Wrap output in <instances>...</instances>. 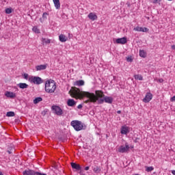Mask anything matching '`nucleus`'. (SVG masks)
Returning <instances> with one entry per match:
<instances>
[{"label":"nucleus","mask_w":175,"mask_h":175,"mask_svg":"<svg viewBox=\"0 0 175 175\" xmlns=\"http://www.w3.org/2000/svg\"><path fill=\"white\" fill-rule=\"evenodd\" d=\"M5 96H7V98H11V99H13L14 98H16V94L12 92H6Z\"/></svg>","instance_id":"16"},{"label":"nucleus","mask_w":175,"mask_h":175,"mask_svg":"<svg viewBox=\"0 0 175 175\" xmlns=\"http://www.w3.org/2000/svg\"><path fill=\"white\" fill-rule=\"evenodd\" d=\"M13 12V10L12 8H7L5 9V13L6 14H10Z\"/></svg>","instance_id":"32"},{"label":"nucleus","mask_w":175,"mask_h":175,"mask_svg":"<svg viewBox=\"0 0 175 175\" xmlns=\"http://www.w3.org/2000/svg\"><path fill=\"white\" fill-rule=\"evenodd\" d=\"M68 106H70V107H73V106H76V101L73 99H68L67 101Z\"/></svg>","instance_id":"17"},{"label":"nucleus","mask_w":175,"mask_h":175,"mask_svg":"<svg viewBox=\"0 0 175 175\" xmlns=\"http://www.w3.org/2000/svg\"><path fill=\"white\" fill-rule=\"evenodd\" d=\"M126 61H127V62H133V59H132L131 57H129L126 58Z\"/></svg>","instance_id":"34"},{"label":"nucleus","mask_w":175,"mask_h":175,"mask_svg":"<svg viewBox=\"0 0 175 175\" xmlns=\"http://www.w3.org/2000/svg\"><path fill=\"white\" fill-rule=\"evenodd\" d=\"M23 175H47L46 174L36 172L33 170H25L23 172Z\"/></svg>","instance_id":"6"},{"label":"nucleus","mask_w":175,"mask_h":175,"mask_svg":"<svg viewBox=\"0 0 175 175\" xmlns=\"http://www.w3.org/2000/svg\"><path fill=\"white\" fill-rule=\"evenodd\" d=\"M77 109H83V105L80 104L77 106Z\"/></svg>","instance_id":"39"},{"label":"nucleus","mask_w":175,"mask_h":175,"mask_svg":"<svg viewBox=\"0 0 175 175\" xmlns=\"http://www.w3.org/2000/svg\"><path fill=\"white\" fill-rule=\"evenodd\" d=\"M32 31L35 32V33H40V30L36 26L32 28Z\"/></svg>","instance_id":"28"},{"label":"nucleus","mask_w":175,"mask_h":175,"mask_svg":"<svg viewBox=\"0 0 175 175\" xmlns=\"http://www.w3.org/2000/svg\"><path fill=\"white\" fill-rule=\"evenodd\" d=\"M105 102V103H109L110 105H111V103H113V97L104 96L103 98H100V100H98V105H103Z\"/></svg>","instance_id":"7"},{"label":"nucleus","mask_w":175,"mask_h":175,"mask_svg":"<svg viewBox=\"0 0 175 175\" xmlns=\"http://www.w3.org/2000/svg\"><path fill=\"white\" fill-rule=\"evenodd\" d=\"M44 42H45V43H47V44H49V43H51V40H50V39H44Z\"/></svg>","instance_id":"37"},{"label":"nucleus","mask_w":175,"mask_h":175,"mask_svg":"<svg viewBox=\"0 0 175 175\" xmlns=\"http://www.w3.org/2000/svg\"><path fill=\"white\" fill-rule=\"evenodd\" d=\"M0 175H3V174H2V172H0Z\"/></svg>","instance_id":"45"},{"label":"nucleus","mask_w":175,"mask_h":175,"mask_svg":"<svg viewBox=\"0 0 175 175\" xmlns=\"http://www.w3.org/2000/svg\"><path fill=\"white\" fill-rule=\"evenodd\" d=\"M88 95V98L89 100H86L85 103H88V102H91L92 103H96L99 105V100L100 99H103L105 98V94L102 92V91L96 90L95 94L94 93H85Z\"/></svg>","instance_id":"1"},{"label":"nucleus","mask_w":175,"mask_h":175,"mask_svg":"<svg viewBox=\"0 0 175 175\" xmlns=\"http://www.w3.org/2000/svg\"><path fill=\"white\" fill-rule=\"evenodd\" d=\"M18 87L21 88V90H25V88H28L29 85L25 83H20L18 84Z\"/></svg>","instance_id":"19"},{"label":"nucleus","mask_w":175,"mask_h":175,"mask_svg":"<svg viewBox=\"0 0 175 175\" xmlns=\"http://www.w3.org/2000/svg\"><path fill=\"white\" fill-rule=\"evenodd\" d=\"M48 64H41L36 66V70H46L47 69Z\"/></svg>","instance_id":"11"},{"label":"nucleus","mask_w":175,"mask_h":175,"mask_svg":"<svg viewBox=\"0 0 175 175\" xmlns=\"http://www.w3.org/2000/svg\"><path fill=\"white\" fill-rule=\"evenodd\" d=\"M139 56L142 58H146V57H147V53H146L144 50H139Z\"/></svg>","instance_id":"24"},{"label":"nucleus","mask_w":175,"mask_h":175,"mask_svg":"<svg viewBox=\"0 0 175 175\" xmlns=\"http://www.w3.org/2000/svg\"><path fill=\"white\" fill-rule=\"evenodd\" d=\"M151 99H152V94L148 92L143 99V102H144V103H148Z\"/></svg>","instance_id":"9"},{"label":"nucleus","mask_w":175,"mask_h":175,"mask_svg":"<svg viewBox=\"0 0 175 175\" xmlns=\"http://www.w3.org/2000/svg\"><path fill=\"white\" fill-rule=\"evenodd\" d=\"M134 79L135 80L142 81V80H143V77L141 75H134Z\"/></svg>","instance_id":"29"},{"label":"nucleus","mask_w":175,"mask_h":175,"mask_svg":"<svg viewBox=\"0 0 175 175\" xmlns=\"http://www.w3.org/2000/svg\"><path fill=\"white\" fill-rule=\"evenodd\" d=\"M74 85H78L79 87L81 85H84V81L83 80H79L75 82Z\"/></svg>","instance_id":"22"},{"label":"nucleus","mask_w":175,"mask_h":175,"mask_svg":"<svg viewBox=\"0 0 175 175\" xmlns=\"http://www.w3.org/2000/svg\"><path fill=\"white\" fill-rule=\"evenodd\" d=\"M139 140H140V138L135 137V139L133 140V142H134V143H139Z\"/></svg>","instance_id":"35"},{"label":"nucleus","mask_w":175,"mask_h":175,"mask_svg":"<svg viewBox=\"0 0 175 175\" xmlns=\"http://www.w3.org/2000/svg\"><path fill=\"white\" fill-rule=\"evenodd\" d=\"M129 150V145H126L125 146H120V148H118V152H126Z\"/></svg>","instance_id":"10"},{"label":"nucleus","mask_w":175,"mask_h":175,"mask_svg":"<svg viewBox=\"0 0 175 175\" xmlns=\"http://www.w3.org/2000/svg\"><path fill=\"white\" fill-rule=\"evenodd\" d=\"M134 31H137V32H148V28L137 27L134 28Z\"/></svg>","instance_id":"12"},{"label":"nucleus","mask_w":175,"mask_h":175,"mask_svg":"<svg viewBox=\"0 0 175 175\" xmlns=\"http://www.w3.org/2000/svg\"><path fill=\"white\" fill-rule=\"evenodd\" d=\"M154 170V167L150 166V167H146V171L148 172H152Z\"/></svg>","instance_id":"31"},{"label":"nucleus","mask_w":175,"mask_h":175,"mask_svg":"<svg viewBox=\"0 0 175 175\" xmlns=\"http://www.w3.org/2000/svg\"><path fill=\"white\" fill-rule=\"evenodd\" d=\"M42 100H43V98H42V97H36L33 100V103L34 105H38V103H39V102H42Z\"/></svg>","instance_id":"23"},{"label":"nucleus","mask_w":175,"mask_h":175,"mask_svg":"<svg viewBox=\"0 0 175 175\" xmlns=\"http://www.w3.org/2000/svg\"><path fill=\"white\" fill-rule=\"evenodd\" d=\"M162 0H154L153 3H159Z\"/></svg>","instance_id":"36"},{"label":"nucleus","mask_w":175,"mask_h":175,"mask_svg":"<svg viewBox=\"0 0 175 175\" xmlns=\"http://www.w3.org/2000/svg\"><path fill=\"white\" fill-rule=\"evenodd\" d=\"M172 47L173 49H175V46L174 45H173Z\"/></svg>","instance_id":"44"},{"label":"nucleus","mask_w":175,"mask_h":175,"mask_svg":"<svg viewBox=\"0 0 175 175\" xmlns=\"http://www.w3.org/2000/svg\"><path fill=\"white\" fill-rule=\"evenodd\" d=\"M88 18H90V20H92V21H95V20L98 18V16H96V14H95L94 13L90 12L88 14Z\"/></svg>","instance_id":"14"},{"label":"nucleus","mask_w":175,"mask_h":175,"mask_svg":"<svg viewBox=\"0 0 175 175\" xmlns=\"http://www.w3.org/2000/svg\"><path fill=\"white\" fill-rule=\"evenodd\" d=\"M59 40H60L62 43L66 42L68 40V37L65 36L64 34H60L59 36Z\"/></svg>","instance_id":"18"},{"label":"nucleus","mask_w":175,"mask_h":175,"mask_svg":"<svg viewBox=\"0 0 175 175\" xmlns=\"http://www.w3.org/2000/svg\"><path fill=\"white\" fill-rule=\"evenodd\" d=\"M47 16H49V14L47 12H44L42 17L40 18V23H43L44 20H47Z\"/></svg>","instance_id":"21"},{"label":"nucleus","mask_w":175,"mask_h":175,"mask_svg":"<svg viewBox=\"0 0 175 175\" xmlns=\"http://www.w3.org/2000/svg\"><path fill=\"white\" fill-rule=\"evenodd\" d=\"M51 109L56 116H62V114H64V111H62V109L58 105H53Z\"/></svg>","instance_id":"8"},{"label":"nucleus","mask_w":175,"mask_h":175,"mask_svg":"<svg viewBox=\"0 0 175 175\" xmlns=\"http://www.w3.org/2000/svg\"><path fill=\"white\" fill-rule=\"evenodd\" d=\"M70 125L77 132H79V131H83V129L87 128V126L80 120H72L70 122Z\"/></svg>","instance_id":"4"},{"label":"nucleus","mask_w":175,"mask_h":175,"mask_svg":"<svg viewBox=\"0 0 175 175\" xmlns=\"http://www.w3.org/2000/svg\"><path fill=\"white\" fill-rule=\"evenodd\" d=\"M29 83L39 85L40 84H42V83H43V79H42V78H40V77L31 76L29 77Z\"/></svg>","instance_id":"5"},{"label":"nucleus","mask_w":175,"mask_h":175,"mask_svg":"<svg viewBox=\"0 0 175 175\" xmlns=\"http://www.w3.org/2000/svg\"><path fill=\"white\" fill-rule=\"evenodd\" d=\"M172 173L173 175H175V170H172Z\"/></svg>","instance_id":"42"},{"label":"nucleus","mask_w":175,"mask_h":175,"mask_svg":"<svg viewBox=\"0 0 175 175\" xmlns=\"http://www.w3.org/2000/svg\"><path fill=\"white\" fill-rule=\"evenodd\" d=\"M7 117H14L15 113L13 111H8L6 113Z\"/></svg>","instance_id":"30"},{"label":"nucleus","mask_w":175,"mask_h":175,"mask_svg":"<svg viewBox=\"0 0 175 175\" xmlns=\"http://www.w3.org/2000/svg\"><path fill=\"white\" fill-rule=\"evenodd\" d=\"M87 94H88V92H83L81 91L80 89L75 88L71 93V96H72V98L81 99L84 97L88 98V95H87Z\"/></svg>","instance_id":"3"},{"label":"nucleus","mask_w":175,"mask_h":175,"mask_svg":"<svg viewBox=\"0 0 175 175\" xmlns=\"http://www.w3.org/2000/svg\"><path fill=\"white\" fill-rule=\"evenodd\" d=\"M159 83H163V79H160L159 80Z\"/></svg>","instance_id":"41"},{"label":"nucleus","mask_w":175,"mask_h":175,"mask_svg":"<svg viewBox=\"0 0 175 175\" xmlns=\"http://www.w3.org/2000/svg\"><path fill=\"white\" fill-rule=\"evenodd\" d=\"M71 167L75 169V170H81V166L76 163H71Z\"/></svg>","instance_id":"15"},{"label":"nucleus","mask_w":175,"mask_h":175,"mask_svg":"<svg viewBox=\"0 0 175 175\" xmlns=\"http://www.w3.org/2000/svg\"><path fill=\"white\" fill-rule=\"evenodd\" d=\"M126 37H123L122 38H118L116 39V43L118 44H125V43H126Z\"/></svg>","instance_id":"13"},{"label":"nucleus","mask_w":175,"mask_h":175,"mask_svg":"<svg viewBox=\"0 0 175 175\" xmlns=\"http://www.w3.org/2000/svg\"><path fill=\"white\" fill-rule=\"evenodd\" d=\"M85 170H90V167L89 166L85 167Z\"/></svg>","instance_id":"40"},{"label":"nucleus","mask_w":175,"mask_h":175,"mask_svg":"<svg viewBox=\"0 0 175 175\" xmlns=\"http://www.w3.org/2000/svg\"><path fill=\"white\" fill-rule=\"evenodd\" d=\"M53 3L55 5V9H60L61 8V3H59V0H53Z\"/></svg>","instance_id":"20"},{"label":"nucleus","mask_w":175,"mask_h":175,"mask_svg":"<svg viewBox=\"0 0 175 175\" xmlns=\"http://www.w3.org/2000/svg\"><path fill=\"white\" fill-rule=\"evenodd\" d=\"M13 151H14V148L13 146H9L7 148V152H8V154H13Z\"/></svg>","instance_id":"26"},{"label":"nucleus","mask_w":175,"mask_h":175,"mask_svg":"<svg viewBox=\"0 0 175 175\" xmlns=\"http://www.w3.org/2000/svg\"><path fill=\"white\" fill-rule=\"evenodd\" d=\"M57 90V85L54 80L46 81L45 83V92L47 94H54Z\"/></svg>","instance_id":"2"},{"label":"nucleus","mask_w":175,"mask_h":175,"mask_svg":"<svg viewBox=\"0 0 175 175\" xmlns=\"http://www.w3.org/2000/svg\"><path fill=\"white\" fill-rule=\"evenodd\" d=\"M121 133L122 135H126V133H128V128L122 126L121 129Z\"/></svg>","instance_id":"25"},{"label":"nucleus","mask_w":175,"mask_h":175,"mask_svg":"<svg viewBox=\"0 0 175 175\" xmlns=\"http://www.w3.org/2000/svg\"><path fill=\"white\" fill-rule=\"evenodd\" d=\"M170 100H171V102H175V96H172V97L170 98Z\"/></svg>","instance_id":"38"},{"label":"nucleus","mask_w":175,"mask_h":175,"mask_svg":"<svg viewBox=\"0 0 175 175\" xmlns=\"http://www.w3.org/2000/svg\"><path fill=\"white\" fill-rule=\"evenodd\" d=\"M117 113L118 114H121V111H118Z\"/></svg>","instance_id":"43"},{"label":"nucleus","mask_w":175,"mask_h":175,"mask_svg":"<svg viewBox=\"0 0 175 175\" xmlns=\"http://www.w3.org/2000/svg\"><path fill=\"white\" fill-rule=\"evenodd\" d=\"M23 79H25V80H28L29 79V75L27 73H25L23 75Z\"/></svg>","instance_id":"33"},{"label":"nucleus","mask_w":175,"mask_h":175,"mask_svg":"<svg viewBox=\"0 0 175 175\" xmlns=\"http://www.w3.org/2000/svg\"><path fill=\"white\" fill-rule=\"evenodd\" d=\"M100 170H101L100 167H99L98 166L94 167L93 169V172H94V173H96L97 174L100 173Z\"/></svg>","instance_id":"27"}]
</instances>
